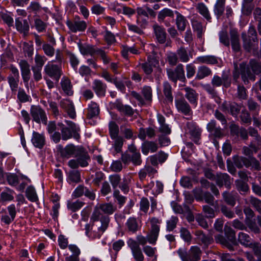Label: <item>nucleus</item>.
<instances>
[{"mask_svg":"<svg viewBox=\"0 0 261 261\" xmlns=\"http://www.w3.org/2000/svg\"><path fill=\"white\" fill-rule=\"evenodd\" d=\"M44 75L49 77L57 82H59L62 74V70L59 65L49 62L44 67Z\"/></svg>","mask_w":261,"mask_h":261,"instance_id":"6","label":"nucleus"},{"mask_svg":"<svg viewBox=\"0 0 261 261\" xmlns=\"http://www.w3.org/2000/svg\"><path fill=\"white\" fill-rule=\"evenodd\" d=\"M220 42L226 46L230 45V40L226 28L223 29L219 34Z\"/></svg>","mask_w":261,"mask_h":261,"instance_id":"60","label":"nucleus"},{"mask_svg":"<svg viewBox=\"0 0 261 261\" xmlns=\"http://www.w3.org/2000/svg\"><path fill=\"white\" fill-rule=\"evenodd\" d=\"M240 72L243 80H250L255 81V75L261 74V65L254 60H251L249 64L247 65L242 62L240 64Z\"/></svg>","mask_w":261,"mask_h":261,"instance_id":"1","label":"nucleus"},{"mask_svg":"<svg viewBox=\"0 0 261 261\" xmlns=\"http://www.w3.org/2000/svg\"><path fill=\"white\" fill-rule=\"evenodd\" d=\"M178 222V218L176 216H172L166 222V229L168 231H173L176 227Z\"/></svg>","mask_w":261,"mask_h":261,"instance_id":"64","label":"nucleus"},{"mask_svg":"<svg viewBox=\"0 0 261 261\" xmlns=\"http://www.w3.org/2000/svg\"><path fill=\"white\" fill-rule=\"evenodd\" d=\"M163 91L166 100L172 102L173 100V97L172 94V87L168 82H164Z\"/></svg>","mask_w":261,"mask_h":261,"instance_id":"52","label":"nucleus"},{"mask_svg":"<svg viewBox=\"0 0 261 261\" xmlns=\"http://www.w3.org/2000/svg\"><path fill=\"white\" fill-rule=\"evenodd\" d=\"M231 79L229 74L223 72L222 76L215 74L211 80V84L213 87H219L223 86L227 88L231 85Z\"/></svg>","mask_w":261,"mask_h":261,"instance_id":"8","label":"nucleus"},{"mask_svg":"<svg viewBox=\"0 0 261 261\" xmlns=\"http://www.w3.org/2000/svg\"><path fill=\"white\" fill-rule=\"evenodd\" d=\"M81 180V173L79 171L72 170L67 174V181L69 183H78Z\"/></svg>","mask_w":261,"mask_h":261,"instance_id":"47","label":"nucleus"},{"mask_svg":"<svg viewBox=\"0 0 261 261\" xmlns=\"http://www.w3.org/2000/svg\"><path fill=\"white\" fill-rule=\"evenodd\" d=\"M82 147H76L74 145L70 144L65 147H63L61 145H58L57 146V151L62 157L69 158L73 155H76L79 152V150Z\"/></svg>","mask_w":261,"mask_h":261,"instance_id":"10","label":"nucleus"},{"mask_svg":"<svg viewBox=\"0 0 261 261\" xmlns=\"http://www.w3.org/2000/svg\"><path fill=\"white\" fill-rule=\"evenodd\" d=\"M155 136V130L151 127H149L146 128L143 127L140 128L138 135V138L143 141L146 139V137H148L149 138H152Z\"/></svg>","mask_w":261,"mask_h":261,"instance_id":"36","label":"nucleus"},{"mask_svg":"<svg viewBox=\"0 0 261 261\" xmlns=\"http://www.w3.org/2000/svg\"><path fill=\"white\" fill-rule=\"evenodd\" d=\"M30 114L33 120L37 123L42 122L46 124L47 118L45 112L39 106L33 105L31 107Z\"/></svg>","mask_w":261,"mask_h":261,"instance_id":"9","label":"nucleus"},{"mask_svg":"<svg viewBox=\"0 0 261 261\" xmlns=\"http://www.w3.org/2000/svg\"><path fill=\"white\" fill-rule=\"evenodd\" d=\"M109 133L111 139H115L118 136L119 127L114 121H111L109 125Z\"/></svg>","mask_w":261,"mask_h":261,"instance_id":"62","label":"nucleus"},{"mask_svg":"<svg viewBox=\"0 0 261 261\" xmlns=\"http://www.w3.org/2000/svg\"><path fill=\"white\" fill-rule=\"evenodd\" d=\"M84 195L91 200L95 198V194L93 190L87 188L83 185L77 186L72 193V197L73 198H79Z\"/></svg>","mask_w":261,"mask_h":261,"instance_id":"14","label":"nucleus"},{"mask_svg":"<svg viewBox=\"0 0 261 261\" xmlns=\"http://www.w3.org/2000/svg\"><path fill=\"white\" fill-rule=\"evenodd\" d=\"M207 131L216 138H221L223 136V132L219 126H217L215 120H211L207 124Z\"/></svg>","mask_w":261,"mask_h":261,"instance_id":"24","label":"nucleus"},{"mask_svg":"<svg viewBox=\"0 0 261 261\" xmlns=\"http://www.w3.org/2000/svg\"><path fill=\"white\" fill-rule=\"evenodd\" d=\"M218 58L215 56L206 55L197 57L194 62L198 64L215 65L218 64Z\"/></svg>","mask_w":261,"mask_h":261,"instance_id":"23","label":"nucleus"},{"mask_svg":"<svg viewBox=\"0 0 261 261\" xmlns=\"http://www.w3.org/2000/svg\"><path fill=\"white\" fill-rule=\"evenodd\" d=\"M167 73L169 79L175 84L177 81L182 82L186 81L184 65L182 64H178L174 70L167 69Z\"/></svg>","mask_w":261,"mask_h":261,"instance_id":"5","label":"nucleus"},{"mask_svg":"<svg viewBox=\"0 0 261 261\" xmlns=\"http://www.w3.org/2000/svg\"><path fill=\"white\" fill-rule=\"evenodd\" d=\"M66 24L69 30L74 33L84 32L87 27L86 22L81 20L78 15H75L72 20H67Z\"/></svg>","mask_w":261,"mask_h":261,"instance_id":"7","label":"nucleus"},{"mask_svg":"<svg viewBox=\"0 0 261 261\" xmlns=\"http://www.w3.org/2000/svg\"><path fill=\"white\" fill-rule=\"evenodd\" d=\"M174 13L176 15L175 24L177 30L180 32H182L186 30L187 25L188 24V21L186 17L178 11H175Z\"/></svg>","mask_w":261,"mask_h":261,"instance_id":"31","label":"nucleus"},{"mask_svg":"<svg viewBox=\"0 0 261 261\" xmlns=\"http://www.w3.org/2000/svg\"><path fill=\"white\" fill-rule=\"evenodd\" d=\"M75 156L80 166L85 167L88 165L90 158L88 152L85 151L83 148L79 150Z\"/></svg>","mask_w":261,"mask_h":261,"instance_id":"27","label":"nucleus"},{"mask_svg":"<svg viewBox=\"0 0 261 261\" xmlns=\"http://www.w3.org/2000/svg\"><path fill=\"white\" fill-rule=\"evenodd\" d=\"M128 151L131 153V162L134 166H140L142 163L141 153L137 147L131 145L128 147Z\"/></svg>","mask_w":261,"mask_h":261,"instance_id":"25","label":"nucleus"},{"mask_svg":"<svg viewBox=\"0 0 261 261\" xmlns=\"http://www.w3.org/2000/svg\"><path fill=\"white\" fill-rule=\"evenodd\" d=\"M233 163L238 168H241L244 166L246 167H249V159L239 155H234L232 158Z\"/></svg>","mask_w":261,"mask_h":261,"instance_id":"43","label":"nucleus"},{"mask_svg":"<svg viewBox=\"0 0 261 261\" xmlns=\"http://www.w3.org/2000/svg\"><path fill=\"white\" fill-rule=\"evenodd\" d=\"M191 24L193 31L196 33L197 37L199 39H201L204 32V28L202 25V22L196 19L193 18L191 20Z\"/></svg>","mask_w":261,"mask_h":261,"instance_id":"40","label":"nucleus"},{"mask_svg":"<svg viewBox=\"0 0 261 261\" xmlns=\"http://www.w3.org/2000/svg\"><path fill=\"white\" fill-rule=\"evenodd\" d=\"M85 204V203L80 200L75 201H68L67 204V208L73 212H75L81 209Z\"/></svg>","mask_w":261,"mask_h":261,"instance_id":"56","label":"nucleus"},{"mask_svg":"<svg viewBox=\"0 0 261 261\" xmlns=\"http://www.w3.org/2000/svg\"><path fill=\"white\" fill-rule=\"evenodd\" d=\"M235 185L236 186L237 189L241 194H245L249 190L247 183L242 180H236L235 181Z\"/></svg>","mask_w":261,"mask_h":261,"instance_id":"58","label":"nucleus"},{"mask_svg":"<svg viewBox=\"0 0 261 261\" xmlns=\"http://www.w3.org/2000/svg\"><path fill=\"white\" fill-rule=\"evenodd\" d=\"M85 233L91 239H99L102 235V233L95 228V226L91 224H87L85 227Z\"/></svg>","mask_w":261,"mask_h":261,"instance_id":"29","label":"nucleus"},{"mask_svg":"<svg viewBox=\"0 0 261 261\" xmlns=\"http://www.w3.org/2000/svg\"><path fill=\"white\" fill-rule=\"evenodd\" d=\"M226 0H217L214 7V12L219 19L224 13Z\"/></svg>","mask_w":261,"mask_h":261,"instance_id":"44","label":"nucleus"},{"mask_svg":"<svg viewBox=\"0 0 261 261\" xmlns=\"http://www.w3.org/2000/svg\"><path fill=\"white\" fill-rule=\"evenodd\" d=\"M174 14V13L172 10L169 8H164L159 12L158 16V20L160 22H164L165 24L167 27L170 26V22L165 20V19L166 17L173 18Z\"/></svg>","mask_w":261,"mask_h":261,"instance_id":"33","label":"nucleus"},{"mask_svg":"<svg viewBox=\"0 0 261 261\" xmlns=\"http://www.w3.org/2000/svg\"><path fill=\"white\" fill-rule=\"evenodd\" d=\"M15 25L18 32L27 36L30 30V25L27 19L17 18L15 19Z\"/></svg>","mask_w":261,"mask_h":261,"instance_id":"22","label":"nucleus"},{"mask_svg":"<svg viewBox=\"0 0 261 261\" xmlns=\"http://www.w3.org/2000/svg\"><path fill=\"white\" fill-rule=\"evenodd\" d=\"M115 108L121 113L128 116H132L134 114L132 108L128 105H123L122 102L117 101L115 103Z\"/></svg>","mask_w":261,"mask_h":261,"instance_id":"39","label":"nucleus"},{"mask_svg":"<svg viewBox=\"0 0 261 261\" xmlns=\"http://www.w3.org/2000/svg\"><path fill=\"white\" fill-rule=\"evenodd\" d=\"M107 87L106 84L100 80H95L93 81L92 88L98 96L105 95Z\"/></svg>","mask_w":261,"mask_h":261,"instance_id":"34","label":"nucleus"},{"mask_svg":"<svg viewBox=\"0 0 261 261\" xmlns=\"http://www.w3.org/2000/svg\"><path fill=\"white\" fill-rule=\"evenodd\" d=\"M238 241L241 245L246 247H249L253 243L250 237L248 234L243 232L239 233Z\"/></svg>","mask_w":261,"mask_h":261,"instance_id":"50","label":"nucleus"},{"mask_svg":"<svg viewBox=\"0 0 261 261\" xmlns=\"http://www.w3.org/2000/svg\"><path fill=\"white\" fill-rule=\"evenodd\" d=\"M127 243L136 261H143L144 255L137 241L132 239H129Z\"/></svg>","mask_w":261,"mask_h":261,"instance_id":"15","label":"nucleus"},{"mask_svg":"<svg viewBox=\"0 0 261 261\" xmlns=\"http://www.w3.org/2000/svg\"><path fill=\"white\" fill-rule=\"evenodd\" d=\"M153 30L158 42L161 44L165 43L166 39V33L165 29L156 24L153 25Z\"/></svg>","mask_w":261,"mask_h":261,"instance_id":"38","label":"nucleus"},{"mask_svg":"<svg viewBox=\"0 0 261 261\" xmlns=\"http://www.w3.org/2000/svg\"><path fill=\"white\" fill-rule=\"evenodd\" d=\"M19 77L8 76L7 80L12 93H15L18 88Z\"/></svg>","mask_w":261,"mask_h":261,"instance_id":"54","label":"nucleus"},{"mask_svg":"<svg viewBox=\"0 0 261 261\" xmlns=\"http://www.w3.org/2000/svg\"><path fill=\"white\" fill-rule=\"evenodd\" d=\"M116 210V207L111 203H105L96 206L93 213L99 212L100 215H112Z\"/></svg>","mask_w":261,"mask_h":261,"instance_id":"17","label":"nucleus"},{"mask_svg":"<svg viewBox=\"0 0 261 261\" xmlns=\"http://www.w3.org/2000/svg\"><path fill=\"white\" fill-rule=\"evenodd\" d=\"M91 222L95 228L102 233L108 228L110 219L107 215H100L99 212L93 213L90 218Z\"/></svg>","mask_w":261,"mask_h":261,"instance_id":"4","label":"nucleus"},{"mask_svg":"<svg viewBox=\"0 0 261 261\" xmlns=\"http://www.w3.org/2000/svg\"><path fill=\"white\" fill-rule=\"evenodd\" d=\"M66 122L69 127L65 126L62 123L58 124V126L60 127L62 140L66 141L73 137L75 140H79L80 138L79 133L80 131V127L71 121L66 120Z\"/></svg>","mask_w":261,"mask_h":261,"instance_id":"3","label":"nucleus"},{"mask_svg":"<svg viewBox=\"0 0 261 261\" xmlns=\"http://www.w3.org/2000/svg\"><path fill=\"white\" fill-rule=\"evenodd\" d=\"M185 92V96L189 102L194 107H196L198 103V94L194 89L186 87L182 89Z\"/></svg>","mask_w":261,"mask_h":261,"instance_id":"20","label":"nucleus"},{"mask_svg":"<svg viewBox=\"0 0 261 261\" xmlns=\"http://www.w3.org/2000/svg\"><path fill=\"white\" fill-rule=\"evenodd\" d=\"M151 231L147 234L148 242L151 244H155L158 239L160 231V226L157 225L159 223V219L156 218H153L151 219Z\"/></svg>","mask_w":261,"mask_h":261,"instance_id":"13","label":"nucleus"},{"mask_svg":"<svg viewBox=\"0 0 261 261\" xmlns=\"http://www.w3.org/2000/svg\"><path fill=\"white\" fill-rule=\"evenodd\" d=\"M125 225L128 230L132 233H135L140 227L136 219L133 217H130L127 219Z\"/></svg>","mask_w":261,"mask_h":261,"instance_id":"49","label":"nucleus"},{"mask_svg":"<svg viewBox=\"0 0 261 261\" xmlns=\"http://www.w3.org/2000/svg\"><path fill=\"white\" fill-rule=\"evenodd\" d=\"M7 210L9 215H4L2 216L1 221L5 224L9 225L15 219L16 215L15 205L12 204L7 207Z\"/></svg>","mask_w":261,"mask_h":261,"instance_id":"26","label":"nucleus"},{"mask_svg":"<svg viewBox=\"0 0 261 261\" xmlns=\"http://www.w3.org/2000/svg\"><path fill=\"white\" fill-rule=\"evenodd\" d=\"M201 251L199 247H192L189 252H186V258L188 261H198L200 259Z\"/></svg>","mask_w":261,"mask_h":261,"instance_id":"37","label":"nucleus"},{"mask_svg":"<svg viewBox=\"0 0 261 261\" xmlns=\"http://www.w3.org/2000/svg\"><path fill=\"white\" fill-rule=\"evenodd\" d=\"M14 191L9 188H6V189L1 193V199L2 201H10L14 199L13 194Z\"/></svg>","mask_w":261,"mask_h":261,"instance_id":"55","label":"nucleus"},{"mask_svg":"<svg viewBox=\"0 0 261 261\" xmlns=\"http://www.w3.org/2000/svg\"><path fill=\"white\" fill-rule=\"evenodd\" d=\"M99 113V108L98 105L95 102L91 101L88 106L87 118L92 119L98 116Z\"/></svg>","mask_w":261,"mask_h":261,"instance_id":"42","label":"nucleus"},{"mask_svg":"<svg viewBox=\"0 0 261 261\" xmlns=\"http://www.w3.org/2000/svg\"><path fill=\"white\" fill-rule=\"evenodd\" d=\"M61 85L62 89L66 95H72L73 94L72 86L68 78L63 77L61 81Z\"/></svg>","mask_w":261,"mask_h":261,"instance_id":"45","label":"nucleus"},{"mask_svg":"<svg viewBox=\"0 0 261 261\" xmlns=\"http://www.w3.org/2000/svg\"><path fill=\"white\" fill-rule=\"evenodd\" d=\"M60 106L67 113L71 118L74 119L75 117L76 113L72 101L69 99H63L60 101Z\"/></svg>","mask_w":261,"mask_h":261,"instance_id":"18","label":"nucleus"},{"mask_svg":"<svg viewBox=\"0 0 261 261\" xmlns=\"http://www.w3.org/2000/svg\"><path fill=\"white\" fill-rule=\"evenodd\" d=\"M17 90V99L20 102L24 103L31 100V97L26 93L23 89L19 88Z\"/></svg>","mask_w":261,"mask_h":261,"instance_id":"61","label":"nucleus"},{"mask_svg":"<svg viewBox=\"0 0 261 261\" xmlns=\"http://www.w3.org/2000/svg\"><path fill=\"white\" fill-rule=\"evenodd\" d=\"M224 233L228 241L233 245L237 244L236 232L232 228L225 226L224 227Z\"/></svg>","mask_w":261,"mask_h":261,"instance_id":"51","label":"nucleus"},{"mask_svg":"<svg viewBox=\"0 0 261 261\" xmlns=\"http://www.w3.org/2000/svg\"><path fill=\"white\" fill-rule=\"evenodd\" d=\"M232 49L234 53H238L241 50L239 36L237 29H231L229 31Z\"/></svg>","mask_w":261,"mask_h":261,"instance_id":"21","label":"nucleus"},{"mask_svg":"<svg viewBox=\"0 0 261 261\" xmlns=\"http://www.w3.org/2000/svg\"><path fill=\"white\" fill-rule=\"evenodd\" d=\"M31 141L33 144L36 147L39 148H42L45 144L44 136L35 132H34L33 133V136Z\"/></svg>","mask_w":261,"mask_h":261,"instance_id":"41","label":"nucleus"},{"mask_svg":"<svg viewBox=\"0 0 261 261\" xmlns=\"http://www.w3.org/2000/svg\"><path fill=\"white\" fill-rule=\"evenodd\" d=\"M19 65L21 70V75L24 83L28 82L30 78V65L24 60H21L19 62Z\"/></svg>","mask_w":261,"mask_h":261,"instance_id":"30","label":"nucleus"},{"mask_svg":"<svg viewBox=\"0 0 261 261\" xmlns=\"http://www.w3.org/2000/svg\"><path fill=\"white\" fill-rule=\"evenodd\" d=\"M34 60L35 65L32 67L42 69L47 59L45 56L37 54L35 56Z\"/></svg>","mask_w":261,"mask_h":261,"instance_id":"63","label":"nucleus"},{"mask_svg":"<svg viewBox=\"0 0 261 261\" xmlns=\"http://www.w3.org/2000/svg\"><path fill=\"white\" fill-rule=\"evenodd\" d=\"M159 61L155 57L149 55L147 57V60L144 63L140 64L139 65L144 73L146 75H148L152 73L153 68L159 65Z\"/></svg>","mask_w":261,"mask_h":261,"instance_id":"12","label":"nucleus"},{"mask_svg":"<svg viewBox=\"0 0 261 261\" xmlns=\"http://www.w3.org/2000/svg\"><path fill=\"white\" fill-rule=\"evenodd\" d=\"M176 54L179 60L182 62H188L192 56L188 53L186 49L183 47H180L176 51Z\"/></svg>","mask_w":261,"mask_h":261,"instance_id":"48","label":"nucleus"},{"mask_svg":"<svg viewBox=\"0 0 261 261\" xmlns=\"http://www.w3.org/2000/svg\"><path fill=\"white\" fill-rule=\"evenodd\" d=\"M26 197L31 202H36L38 200V198L36 192L35 188L32 186H29L25 191Z\"/></svg>","mask_w":261,"mask_h":261,"instance_id":"59","label":"nucleus"},{"mask_svg":"<svg viewBox=\"0 0 261 261\" xmlns=\"http://www.w3.org/2000/svg\"><path fill=\"white\" fill-rule=\"evenodd\" d=\"M79 49L81 53L83 55H91L93 56L95 54L96 48L93 45H89L88 44H78Z\"/></svg>","mask_w":261,"mask_h":261,"instance_id":"46","label":"nucleus"},{"mask_svg":"<svg viewBox=\"0 0 261 261\" xmlns=\"http://www.w3.org/2000/svg\"><path fill=\"white\" fill-rule=\"evenodd\" d=\"M224 201L229 205L234 206L236 203V195L232 193L225 191L222 193Z\"/></svg>","mask_w":261,"mask_h":261,"instance_id":"57","label":"nucleus"},{"mask_svg":"<svg viewBox=\"0 0 261 261\" xmlns=\"http://www.w3.org/2000/svg\"><path fill=\"white\" fill-rule=\"evenodd\" d=\"M167 158V154L162 151H160L158 153L149 156L148 159L152 166H157L159 163L162 164L164 163Z\"/></svg>","mask_w":261,"mask_h":261,"instance_id":"32","label":"nucleus"},{"mask_svg":"<svg viewBox=\"0 0 261 261\" xmlns=\"http://www.w3.org/2000/svg\"><path fill=\"white\" fill-rule=\"evenodd\" d=\"M198 12L207 21H210L211 16L207 7L203 3H199L196 7Z\"/></svg>","mask_w":261,"mask_h":261,"instance_id":"53","label":"nucleus"},{"mask_svg":"<svg viewBox=\"0 0 261 261\" xmlns=\"http://www.w3.org/2000/svg\"><path fill=\"white\" fill-rule=\"evenodd\" d=\"M212 74V70L205 65L198 67L195 76L196 80H201Z\"/></svg>","mask_w":261,"mask_h":261,"instance_id":"35","label":"nucleus"},{"mask_svg":"<svg viewBox=\"0 0 261 261\" xmlns=\"http://www.w3.org/2000/svg\"><path fill=\"white\" fill-rule=\"evenodd\" d=\"M175 103L178 112L186 116L192 115L193 112L191 107L184 97H176L175 99Z\"/></svg>","mask_w":261,"mask_h":261,"instance_id":"11","label":"nucleus"},{"mask_svg":"<svg viewBox=\"0 0 261 261\" xmlns=\"http://www.w3.org/2000/svg\"><path fill=\"white\" fill-rule=\"evenodd\" d=\"M186 126L187 130L191 136L193 141L196 144H199V141L200 138L201 130L193 122H188Z\"/></svg>","mask_w":261,"mask_h":261,"instance_id":"16","label":"nucleus"},{"mask_svg":"<svg viewBox=\"0 0 261 261\" xmlns=\"http://www.w3.org/2000/svg\"><path fill=\"white\" fill-rule=\"evenodd\" d=\"M216 184L219 187L225 186L227 188L230 189L231 185L230 176L225 173H217L215 179Z\"/></svg>","mask_w":261,"mask_h":261,"instance_id":"19","label":"nucleus"},{"mask_svg":"<svg viewBox=\"0 0 261 261\" xmlns=\"http://www.w3.org/2000/svg\"><path fill=\"white\" fill-rule=\"evenodd\" d=\"M241 36L243 40V46L246 51L250 52L252 50L257 49L258 40L257 32L254 26H250L247 34L243 32Z\"/></svg>","mask_w":261,"mask_h":261,"instance_id":"2","label":"nucleus"},{"mask_svg":"<svg viewBox=\"0 0 261 261\" xmlns=\"http://www.w3.org/2000/svg\"><path fill=\"white\" fill-rule=\"evenodd\" d=\"M141 151L144 155H147L150 152L154 153L158 150V145L153 141H145L141 145Z\"/></svg>","mask_w":261,"mask_h":261,"instance_id":"28","label":"nucleus"}]
</instances>
